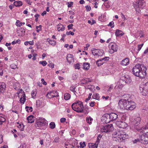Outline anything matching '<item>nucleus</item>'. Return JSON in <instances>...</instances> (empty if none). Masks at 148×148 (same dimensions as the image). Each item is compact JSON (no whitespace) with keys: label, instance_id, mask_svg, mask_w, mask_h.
<instances>
[{"label":"nucleus","instance_id":"1","mask_svg":"<svg viewBox=\"0 0 148 148\" xmlns=\"http://www.w3.org/2000/svg\"><path fill=\"white\" fill-rule=\"evenodd\" d=\"M147 70V68L143 64H138L133 68L132 72L136 76L142 78L146 76Z\"/></svg>","mask_w":148,"mask_h":148},{"label":"nucleus","instance_id":"2","mask_svg":"<svg viewBox=\"0 0 148 148\" xmlns=\"http://www.w3.org/2000/svg\"><path fill=\"white\" fill-rule=\"evenodd\" d=\"M112 136L113 140L117 142H122L128 137V135L122 130H118L114 132L112 134Z\"/></svg>","mask_w":148,"mask_h":148},{"label":"nucleus","instance_id":"3","mask_svg":"<svg viewBox=\"0 0 148 148\" xmlns=\"http://www.w3.org/2000/svg\"><path fill=\"white\" fill-rule=\"evenodd\" d=\"M71 107L73 110L78 112H82L84 110L82 102L80 101H77L73 103Z\"/></svg>","mask_w":148,"mask_h":148},{"label":"nucleus","instance_id":"4","mask_svg":"<svg viewBox=\"0 0 148 148\" xmlns=\"http://www.w3.org/2000/svg\"><path fill=\"white\" fill-rule=\"evenodd\" d=\"M47 121L43 118H38L35 122V126L40 129L44 128V127L48 125Z\"/></svg>","mask_w":148,"mask_h":148},{"label":"nucleus","instance_id":"5","mask_svg":"<svg viewBox=\"0 0 148 148\" xmlns=\"http://www.w3.org/2000/svg\"><path fill=\"white\" fill-rule=\"evenodd\" d=\"M139 89L143 95H148V81L145 83H141L139 86Z\"/></svg>","mask_w":148,"mask_h":148},{"label":"nucleus","instance_id":"6","mask_svg":"<svg viewBox=\"0 0 148 148\" xmlns=\"http://www.w3.org/2000/svg\"><path fill=\"white\" fill-rule=\"evenodd\" d=\"M100 130L101 132H108L112 131L114 130V127L112 124H106L101 126L100 127Z\"/></svg>","mask_w":148,"mask_h":148},{"label":"nucleus","instance_id":"7","mask_svg":"<svg viewBox=\"0 0 148 148\" xmlns=\"http://www.w3.org/2000/svg\"><path fill=\"white\" fill-rule=\"evenodd\" d=\"M128 103V101L123 100V99H121L119 101L118 107L121 109L126 110Z\"/></svg>","mask_w":148,"mask_h":148},{"label":"nucleus","instance_id":"8","mask_svg":"<svg viewBox=\"0 0 148 148\" xmlns=\"http://www.w3.org/2000/svg\"><path fill=\"white\" fill-rule=\"evenodd\" d=\"M109 52L110 53H113L117 51L118 49L117 45L114 43L111 42L109 45Z\"/></svg>","mask_w":148,"mask_h":148},{"label":"nucleus","instance_id":"9","mask_svg":"<svg viewBox=\"0 0 148 148\" xmlns=\"http://www.w3.org/2000/svg\"><path fill=\"white\" fill-rule=\"evenodd\" d=\"M92 53L96 57L98 58L103 56L104 54V51L101 49H95L92 50Z\"/></svg>","mask_w":148,"mask_h":148},{"label":"nucleus","instance_id":"10","mask_svg":"<svg viewBox=\"0 0 148 148\" xmlns=\"http://www.w3.org/2000/svg\"><path fill=\"white\" fill-rule=\"evenodd\" d=\"M140 141L144 144H147L148 143V132H147L141 136Z\"/></svg>","mask_w":148,"mask_h":148},{"label":"nucleus","instance_id":"11","mask_svg":"<svg viewBox=\"0 0 148 148\" xmlns=\"http://www.w3.org/2000/svg\"><path fill=\"white\" fill-rule=\"evenodd\" d=\"M109 59V57H105L97 60L96 62V64L98 66H99L103 65L106 61H108Z\"/></svg>","mask_w":148,"mask_h":148},{"label":"nucleus","instance_id":"12","mask_svg":"<svg viewBox=\"0 0 148 148\" xmlns=\"http://www.w3.org/2000/svg\"><path fill=\"white\" fill-rule=\"evenodd\" d=\"M136 107V106L135 103L131 100L128 102L126 110H134Z\"/></svg>","mask_w":148,"mask_h":148},{"label":"nucleus","instance_id":"13","mask_svg":"<svg viewBox=\"0 0 148 148\" xmlns=\"http://www.w3.org/2000/svg\"><path fill=\"white\" fill-rule=\"evenodd\" d=\"M116 124L119 128L123 129L125 128L128 126L126 123L121 121H116Z\"/></svg>","mask_w":148,"mask_h":148},{"label":"nucleus","instance_id":"14","mask_svg":"<svg viewBox=\"0 0 148 148\" xmlns=\"http://www.w3.org/2000/svg\"><path fill=\"white\" fill-rule=\"evenodd\" d=\"M121 80L120 81L121 82V81H123L125 83L129 84L131 83L132 80L130 77L127 75H125L121 77Z\"/></svg>","mask_w":148,"mask_h":148},{"label":"nucleus","instance_id":"15","mask_svg":"<svg viewBox=\"0 0 148 148\" xmlns=\"http://www.w3.org/2000/svg\"><path fill=\"white\" fill-rule=\"evenodd\" d=\"M59 96L58 93L57 91H52L48 92L47 95L46 97L49 98H51L54 97H57Z\"/></svg>","mask_w":148,"mask_h":148},{"label":"nucleus","instance_id":"16","mask_svg":"<svg viewBox=\"0 0 148 148\" xmlns=\"http://www.w3.org/2000/svg\"><path fill=\"white\" fill-rule=\"evenodd\" d=\"M102 121L105 123H109L111 120L110 119V116L109 114H106L102 116L101 119Z\"/></svg>","mask_w":148,"mask_h":148},{"label":"nucleus","instance_id":"17","mask_svg":"<svg viewBox=\"0 0 148 148\" xmlns=\"http://www.w3.org/2000/svg\"><path fill=\"white\" fill-rule=\"evenodd\" d=\"M129 64V59L126 58L123 60L121 62V64L122 66H127Z\"/></svg>","mask_w":148,"mask_h":148},{"label":"nucleus","instance_id":"18","mask_svg":"<svg viewBox=\"0 0 148 148\" xmlns=\"http://www.w3.org/2000/svg\"><path fill=\"white\" fill-rule=\"evenodd\" d=\"M111 121H113L115 120L118 118V115L114 113H111L109 114Z\"/></svg>","mask_w":148,"mask_h":148},{"label":"nucleus","instance_id":"19","mask_svg":"<svg viewBox=\"0 0 148 148\" xmlns=\"http://www.w3.org/2000/svg\"><path fill=\"white\" fill-rule=\"evenodd\" d=\"M122 99H123V100H125L128 102L131 101L130 98V95L125 94L122 96Z\"/></svg>","mask_w":148,"mask_h":148},{"label":"nucleus","instance_id":"20","mask_svg":"<svg viewBox=\"0 0 148 148\" xmlns=\"http://www.w3.org/2000/svg\"><path fill=\"white\" fill-rule=\"evenodd\" d=\"M66 60L68 62L70 63L71 62L73 61V56L71 54H69L66 57Z\"/></svg>","mask_w":148,"mask_h":148},{"label":"nucleus","instance_id":"21","mask_svg":"<svg viewBox=\"0 0 148 148\" xmlns=\"http://www.w3.org/2000/svg\"><path fill=\"white\" fill-rule=\"evenodd\" d=\"M140 120V118L139 117H136L133 121L134 124L136 126L138 125L139 124Z\"/></svg>","mask_w":148,"mask_h":148},{"label":"nucleus","instance_id":"22","mask_svg":"<svg viewBox=\"0 0 148 148\" xmlns=\"http://www.w3.org/2000/svg\"><path fill=\"white\" fill-rule=\"evenodd\" d=\"M6 86L4 83H0V92H3L5 90Z\"/></svg>","mask_w":148,"mask_h":148},{"label":"nucleus","instance_id":"23","mask_svg":"<svg viewBox=\"0 0 148 148\" xmlns=\"http://www.w3.org/2000/svg\"><path fill=\"white\" fill-rule=\"evenodd\" d=\"M91 82V80L90 79L87 78L82 79L81 81V83L86 84L89 83V82Z\"/></svg>","mask_w":148,"mask_h":148},{"label":"nucleus","instance_id":"24","mask_svg":"<svg viewBox=\"0 0 148 148\" xmlns=\"http://www.w3.org/2000/svg\"><path fill=\"white\" fill-rule=\"evenodd\" d=\"M124 34L122 31L118 29H117L115 33V35L116 36H121Z\"/></svg>","mask_w":148,"mask_h":148},{"label":"nucleus","instance_id":"25","mask_svg":"<svg viewBox=\"0 0 148 148\" xmlns=\"http://www.w3.org/2000/svg\"><path fill=\"white\" fill-rule=\"evenodd\" d=\"M28 121V123H32L34 122V116L32 115H30L28 116L27 118Z\"/></svg>","mask_w":148,"mask_h":148},{"label":"nucleus","instance_id":"26","mask_svg":"<svg viewBox=\"0 0 148 148\" xmlns=\"http://www.w3.org/2000/svg\"><path fill=\"white\" fill-rule=\"evenodd\" d=\"M83 69L85 70H88L89 69L90 67V64L88 62H85L83 65Z\"/></svg>","mask_w":148,"mask_h":148},{"label":"nucleus","instance_id":"27","mask_svg":"<svg viewBox=\"0 0 148 148\" xmlns=\"http://www.w3.org/2000/svg\"><path fill=\"white\" fill-rule=\"evenodd\" d=\"M71 144L72 147L73 148H77V142L76 140L74 139L73 140H72Z\"/></svg>","mask_w":148,"mask_h":148},{"label":"nucleus","instance_id":"28","mask_svg":"<svg viewBox=\"0 0 148 148\" xmlns=\"http://www.w3.org/2000/svg\"><path fill=\"white\" fill-rule=\"evenodd\" d=\"M57 29L58 31H63L65 29V27L61 24H59L57 25Z\"/></svg>","mask_w":148,"mask_h":148},{"label":"nucleus","instance_id":"29","mask_svg":"<svg viewBox=\"0 0 148 148\" xmlns=\"http://www.w3.org/2000/svg\"><path fill=\"white\" fill-rule=\"evenodd\" d=\"M88 146L89 148H97L98 145L96 143H90L88 144Z\"/></svg>","mask_w":148,"mask_h":148},{"label":"nucleus","instance_id":"30","mask_svg":"<svg viewBox=\"0 0 148 148\" xmlns=\"http://www.w3.org/2000/svg\"><path fill=\"white\" fill-rule=\"evenodd\" d=\"M17 126L19 129L21 131H23L24 129V126L22 124L19 123H17Z\"/></svg>","mask_w":148,"mask_h":148},{"label":"nucleus","instance_id":"31","mask_svg":"<svg viewBox=\"0 0 148 148\" xmlns=\"http://www.w3.org/2000/svg\"><path fill=\"white\" fill-rule=\"evenodd\" d=\"M14 4L15 6L18 7L21 6L23 3L21 1H14Z\"/></svg>","mask_w":148,"mask_h":148},{"label":"nucleus","instance_id":"32","mask_svg":"<svg viewBox=\"0 0 148 148\" xmlns=\"http://www.w3.org/2000/svg\"><path fill=\"white\" fill-rule=\"evenodd\" d=\"M23 95V97H21L20 98V102L21 103H22V104H24V103L25 102V100H26V99H25V95L24 93H22Z\"/></svg>","mask_w":148,"mask_h":148},{"label":"nucleus","instance_id":"33","mask_svg":"<svg viewBox=\"0 0 148 148\" xmlns=\"http://www.w3.org/2000/svg\"><path fill=\"white\" fill-rule=\"evenodd\" d=\"M137 34H138L139 35L137 34L135 35V37L136 38H138V37L139 36H140V38H142L144 36V34L143 32L142 31H140L139 32H138V33Z\"/></svg>","mask_w":148,"mask_h":148},{"label":"nucleus","instance_id":"34","mask_svg":"<svg viewBox=\"0 0 148 148\" xmlns=\"http://www.w3.org/2000/svg\"><path fill=\"white\" fill-rule=\"evenodd\" d=\"M86 121L88 124H91L92 123L93 119L90 116H88L86 117Z\"/></svg>","mask_w":148,"mask_h":148},{"label":"nucleus","instance_id":"35","mask_svg":"<svg viewBox=\"0 0 148 148\" xmlns=\"http://www.w3.org/2000/svg\"><path fill=\"white\" fill-rule=\"evenodd\" d=\"M25 22H21L19 20H17L16 23V25L18 27H21L22 25H25Z\"/></svg>","mask_w":148,"mask_h":148},{"label":"nucleus","instance_id":"36","mask_svg":"<svg viewBox=\"0 0 148 148\" xmlns=\"http://www.w3.org/2000/svg\"><path fill=\"white\" fill-rule=\"evenodd\" d=\"M48 42H49V43L53 46H54L56 45V42L54 40H52L48 38L47 39Z\"/></svg>","mask_w":148,"mask_h":148},{"label":"nucleus","instance_id":"37","mask_svg":"<svg viewBox=\"0 0 148 148\" xmlns=\"http://www.w3.org/2000/svg\"><path fill=\"white\" fill-rule=\"evenodd\" d=\"M92 97L94 99H95L96 100H99V99L100 97L99 96V94L95 93L93 95Z\"/></svg>","mask_w":148,"mask_h":148},{"label":"nucleus","instance_id":"38","mask_svg":"<svg viewBox=\"0 0 148 148\" xmlns=\"http://www.w3.org/2000/svg\"><path fill=\"white\" fill-rule=\"evenodd\" d=\"M70 97L71 95L69 93H66L64 95V99L66 100H69Z\"/></svg>","mask_w":148,"mask_h":148},{"label":"nucleus","instance_id":"39","mask_svg":"<svg viewBox=\"0 0 148 148\" xmlns=\"http://www.w3.org/2000/svg\"><path fill=\"white\" fill-rule=\"evenodd\" d=\"M13 87L15 90H18L20 88V84L17 83H14L13 85Z\"/></svg>","mask_w":148,"mask_h":148},{"label":"nucleus","instance_id":"40","mask_svg":"<svg viewBox=\"0 0 148 148\" xmlns=\"http://www.w3.org/2000/svg\"><path fill=\"white\" fill-rule=\"evenodd\" d=\"M36 105L37 107H39L40 106H42V102L40 100H39L36 101Z\"/></svg>","mask_w":148,"mask_h":148},{"label":"nucleus","instance_id":"41","mask_svg":"<svg viewBox=\"0 0 148 148\" xmlns=\"http://www.w3.org/2000/svg\"><path fill=\"white\" fill-rule=\"evenodd\" d=\"M55 126V124L53 122H51L49 124V127L51 129H53L54 128Z\"/></svg>","mask_w":148,"mask_h":148},{"label":"nucleus","instance_id":"42","mask_svg":"<svg viewBox=\"0 0 148 148\" xmlns=\"http://www.w3.org/2000/svg\"><path fill=\"white\" fill-rule=\"evenodd\" d=\"M5 121V119L3 117L0 116V125L2 124Z\"/></svg>","mask_w":148,"mask_h":148},{"label":"nucleus","instance_id":"43","mask_svg":"<svg viewBox=\"0 0 148 148\" xmlns=\"http://www.w3.org/2000/svg\"><path fill=\"white\" fill-rule=\"evenodd\" d=\"M25 109H26V110L27 112H32L33 110L32 108L31 107H28V106H26L25 107Z\"/></svg>","mask_w":148,"mask_h":148},{"label":"nucleus","instance_id":"44","mask_svg":"<svg viewBox=\"0 0 148 148\" xmlns=\"http://www.w3.org/2000/svg\"><path fill=\"white\" fill-rule=\"evenodd\" d=\"M42 26L41 25H39V26H37L36 27V32H37L38 33L40 31H41Z\"/></svg>","mask_w":148,"mask_h":148},{"label":"nucleus","instance_id":"45","mask_svg":"<svg viewBox=\"0 0 148 148\" xmlns=\"http://www.w3.org/2000/svg\"><path fill=\"white\" fill-rule=\"evenodd\" d=\"M36 90H33L32 91V92L31 93V95H32V97L33 98L35 97L36 96Z\"/></svg>","mask_w":148,"mask_h":148},{"label":"nucleus","instance_id":"46","mask_svg":"<svg viewBox=\"0 0 148 148\" xmlns=\"http://www.w3.org/2000/svg\"><path fill=\"white\" fill-rule=\"evenodd\" d=\"M86 146L85 142H80V147L82 148Z\"/></svg>","mask_w":148,"mask_h":148},{"label":"nucleus","instance_id":"47","mask_svg":"<svg viewBox=\"0 0 148 148\" xmlns=\"http://www.w3.org/2000/svg\"><path fill=\"white\" fill-rule=\"evenodd\" d=\"M75 88L76 87L75 86H72L70 87V90L71 91L73 92L74 93V94H75V92H76L75 91Z\"/></svg>","mask_w":148,"mask_h":148},{"label":"nucleus","instance_id":"48","mask_svg":"<svg viewBox=\"0 0 148 148\" xmlns=\"http://www.w3.org/2000/svg\"><path fill=\"white\" fill-rule=\"evenodd\" d=\"M101 136H100V135H99L97 137V139L96 141V142H95V143L97 144V145H98L99 143L100 140L101 139Z\"/></svg>","mask_w":148,"mask_h":148},{"label":"nucleus","instance_id":"49","mask_svg":"<svg viewBox=\"0 0 148 148\" xmlns=\"http://www.w3.org/2000/svg\"><path fill=\"white\" fill-rule=\"evenodd\" d=\"M39 63L43 66H46L47 64V62L45 61H40L39 62Z\"/></svg>","mask_w":148,"mask_h":148},{"label":"nucleus","instance_id":"50","mask_svg":"<svg viewBox=\"0 0 148 148\" xmlns=\"http://www.w3.org/2000/svg\"><path fill=\"white\" fill-rule=\"evenodd\" d=\"M108 26H110L111 28H112L114 27V22L113 21L110 22L108 25Z\"/></svg>","mask_w":148,"mask_h":148},{"label":"nucleus","instance_id":"51","mask_svg":"<svg viewBox=\"0 0 148 148\" xmlns=\"http://www.w3.org/2000/svg\"><path fill=\"white\" fill-rule=\"evenodd\" d=\"M24 93V92L23 91V90L22 89H20L19 90V93H18V97H20L21 95H23L22 93Z\"/></svg>","mask_w":148,"mask_h":148},{"label":"nucleus","instance_id":"52","mask_svg":"<svg viewBox=\"0 0 148 148\" xmlns=\"http://www.w3.org/2000/svg\"><path fill=\"white\" fill-rule=\"evenodd\" d=\"M10 66L12 69H15L17 67V65L14 64H11Z\"/></svg>","mask_w":148,"mask_h":148},{"label":"nucleus","instance_id":"53","mask_svg":"<svg viewBox=\"0 0 148 148\" xmlns=\"http://www.w3.org/2000/svg\"><path fill=\"white\" fill-rule=\"evenodd\" d=\"M86 88L90 89V90H92V89L94 88V86L93 85H89L86 86Z\"/></svg>","mask_w":148,"mask_h":148},{"label":"nucleus","instance_id":"54","mask_svg":"<svg viewBox=\"0 0 148 148\" xmlns=\"http://www.w3.org/2000/svg\"><path fill=\"white\" fill-rule=\"evenodd\" d=\"M74 67L75 69H80V65L79 63H77L74 65Z\"/></svg>","mask_w":148,"mask_h":148},{"label":"nucleus","instance_id":"55","mask_svg":"<svg viewBox=\"0 0 148 148\" xmlns=\"http://www.w3.org/2000/svg\"><path fill=\"white\" fill-rule=\"evenodd\" d=\"M89 107L87 105H85L84 107V110L86 111L87 112H88Z\"/></svg>","mask_w":148,"mask_h":148},{"label":"nucleus","instance_id":"56","mask_svg":"<svg viewBox=\"0 0 148 148\" xmlns=\"http://www.w3.org/2000/svg\"><path fill=\"white\" fill-rule=\"evenodd\" d=\"M26 145L25 143L22 144L20 146L18 147V148H26Z\"/></svg>","mask_w":148,"mask_h":148},{"label":"nucleus","instance_id":"57","mask_svg":"<svg viewBox=\"0 0 148 148\" xmlns=\"http://www.w3.org/2000/svg\"><path fill=\"white\" fill-rule=\"evenodd\" d=\"M143 44H141V45H139L138 46V51H139L141 49L142 47H143Z\"/></svg>","mask_w":148,"mask_h":148},{"label":"nucleus","instance_id":"58","mask_svg":"<svg viewBox=\"0 0 148 148\" xmlns=\"http://www.w3.org/2000/svg\"><path fill=\"white\" fill-rule=\"evenodd\" d=\"M66 34L68 35H69L70 34H71V35H73L74 34V32L71 31L69 32H67Z\"/></svg>","mask_w":148,"mask_h":148},{"label":"nucleus","instance_id":"59","mask_svg":"<svg viewBox=\"0 0 148 148\" xmlns=\"http://www.w3.org/2000/svg\"><path fill=\"white\" fill-rule=\"evenodd\" d=\"M86 10L87 11H89L91 10V7L90 6H88V5H86L85 6Z\"/></svg>","mask_w":148,"mask_h":148},{"label":"nucleus","instance_id":"60","mask_svg":"<svg viewBox=\"0 0 148 148\" xmlns=\"http://www.w3.org/2000/svg\"><path fill=\"white\" fill-rule=\"evenodd\" d=\"M73 24H70L68 26V27L69 29H73Z\"/></svg>","mask_w":148,"mask_h":148},{"label":"nucleus","instance_id":"61","mask_svg":"<svg viewBox=\"0 0 148 148\" xmlns=\"http://www.w3.org/2000/svg\"><path fill=\"white\" fill-rule=\"evenodd\" d=\"M113 87V84H111L110 85L109 87L108 88V92H110L111 90H112Z\"/></svg>","mask_w":148,"mask_h":148},{"label":"nucleus","instance_id":"62","mask_svg":"<svg viewBox=\"0 0 148 148\" xmlns=\"http://www.w3.org/2000/svg\"><path fill=\"white\" fill-rule=\"evenodd\" d=\"M59 142V138H55L53 141L54 143H58Z\"/></svg>","mask_w":148,"mask_h":148},{"label":"nucleus","instance_id":"63","mask_svg":"<svg viewBox=\"0 0 148 148\" xmlns=\"http://www.w3.org/2000/svg\"><path fill=\"white\" fill-rule=\"evenodd\" d=\"M48 66H50V67H51V68H53L54 67V64L53 63H52L51 64V63H49V64H48Z\"/></svg>","mask_w":148,"mask_h":148},{"label":"nucleus","instance_id":"64","mask_svg":"<svg viewBox=\"0 0 148 148\" xmlns=\"http://www.w3.org/2000/svg\"><path fill=\"white\" fill-rule=\"evenodd\" d=\"M65 145L66 146H67V147H66L65 148H73V147H72L71 144H69V145L66 144Z\"/></svg>","mask_w":148,"mask_h":148}]
</instances>
